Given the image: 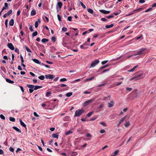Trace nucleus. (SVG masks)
<instances>
[{
    "mask_svg": "<svg viewBox=\"0 0 156 156\" xmlns=\"http://www.w3.org/2000/svg\"><path fill=\"white\" fill-rule=\"evenodd\" d=\"M84 111L83 109H78L76 111L75 113V116H79L84 112Z\"/></svg>",
    "mask_w": 156,
    "mask_h": 156,
    "instance_id": "f257e3e1",
    "label": "nucleus"
},
{
    "mask_svg": "<svg viewBox=\"0 0 156 156\" xmlns=\"http://www.w3.org/2000/svg\"><path fill=\"white\" fill-rule=\"evenodd\" d=\"M145 77L144 76V74L143 73H142L137 76H135L133 78H131L130 79V80H132L135 78H137V79H140L141 78H144Z\"/></svg>",
    "mask_w": 156,
    "mask_h": 156,
    "instance_id": "f03ea898",
    "label": "nucleus"
},
{
    "mask_svg": "<svg viewBox=\"0 0 156 156\" xmlns=\"http://www.w3.org/2000/svg\"><path fill=\"white\" fill-rule=\"evenodd\" d=\"M99 62V61L98 60L96 59L93 61L91 63L89 68L94 67L98 64Z\"/></svg>",
    "mask_w": 156,
    "mask_h": 156,
    "instance_id": "7ed1b4c3",
    "label": "nucleus"
},
{
    "mask_svg": "<svg viewBox=\"0 0 156 156\" xmlns=\"http://www.w3.org/2000/svg\"><path fill=\"white\" fill-rule=\"evenodd\" d=\"M146 50V48H142L140 50L137 52V53L136 54L133 55H142L143 54V51Z\"/></svg>",
    "mask_w": 156,
    "mask_h": 156,
    "instance_id": "20e7f679",
    "label": "nucleus"
},
{
    "mask_svg": "<svg viewBox=\"0 0 156 156\" xmlns=\"http://www.w3.org/2000/svg\"><path fill=\"white\" fill-rule=\"evenodd\" d=\"M94 100L95 99L94 98L91 100L87 101L84 102L83 104V105L84 106H86L91 103L92 102L94 101Z\"/></svg>",
    "mask_w": 156,
    "mask_h": 156,
    "instance_id": "39448f33",
    "label": "nucleus"
},
{
    "mask_svg": "<svg viewBox=\"0 0 156 156\" xmlns=\"http://www.w3.org/2000/svg\"><path fill=\"white\" fill-rule=\"evenodd\" d=\"M114 104V101L113 100L111 101L110 102L108 103V106L109 108H111L113 106Z\"/></svg>",
    "mask_w": 156,
    "mask_h": 156,
    "instance_id": "423d86ee",
    "label": "nucleus"
},
{
    "mask_svg": "<svg viewBox=\"0 0 156 156\" xmlns=\"http://www.w3.org/2000/svg\"><path fill=\"white\" fill-rule=\"evenodd\" d=\"M7 46L8 48L11 50H13L15 49L12 43H8V44Z\"/></svg>",
    "mask_w": 156,
    "mask_h": 156,
    "instance_id": "0eeeda50",
    "label": "nucleus"
},
{
    "mask_svg": "<svg viewBox=\"0 0 156 156\" xmlns=\"http://www.w3.org/2000/svg\"><path fill=\"white\" fill-rule=\"evenodd\" d=\"M12 12V10H10L8 12L6 13L4 15L3 17L4 18L6 17L7 16L11 14Z\"/></svg>",
    "mask_w": 156,
    "mask_h": 156,
    "instance_id": "6e6552de",
    "label": "nucleus"
},
{
    "mask_svg": "<svg viewBox=\"0 0 156 156\" xmlns=\"http://www.w3.org/2000/svg\"><path fill=\"white\" fill-rule=\"evenodd\" d=\"M45 77L47 79H52L54 78L53 76L51 74L45 75Z\"/></svg>",
    "mask_w": 156,
    "mask_h": 156,
    "instance_id": "1a4fd4ad",
    "label": "nucleus"
},
{
    "mask_svg": "<svg viewBox=\"0 0 156 156\" xmlns=\"http://www.w3.org/2000/svg\"><path fill=\"white\" fill-rule=\"evenodd\" d=\"M100 12L105 14H108L110 13V11H106L104 10H100Z\"/></svg>",
    "mask_w": 156,
    "mask_h": 156,
    "instance_id": "9d476101",
    "label": "nucleus"
},
{
    "mask_svg": "<svg viewBox=\"0 0 156 156\" xmlns=\"http://www.w3.org/2000/svg\"><path fill=\"white\" fill-rule=\"evenodd\" d=\"M119 152V151L118 150H116L115 151L114 153H112L111 156H115L117 155Z\"/></svg>",
    "mask_w": 156,
    "mask_h": 156,
    "instance_id": "9b49d317",
    "label": "nucleus"
},
{
    "mask_svg": "<svg viewBox=\"0 0 156 156\" xmlns=\"http://www.w3.org/2000/svg\"><path fill=\"white\" fill-rule=\"evenodd\" d=\"M33 61L35 63L39 64H41V62H39V60L37 59H32Z\"/></svg>",
    "mask_w": 156,
    "mask_h": 156,
    "instance_id": "f8f14e48",
    "label": "nucleus"
},
{
    "mask_svg": "<svg viewBox=\"0 0 156 156\" xmlns=\"http://www.w3.org/2000/svg\"><path fill=\"white\" fill-rule=\"evenodd\" d=\"M126 117L127 116L126 115L122 118L119 121V124H121L122 122H123L126 118Z\"/></svg>",
    "mask_w": 156,
    "mask_h": 156,
    "instance_id": "ddd939ff",
    "label": "nucleus"
},
{
    "mask_svg": "<svg viewBox=\"0 0 156 156\" xmlns=\"http://www.w3.org/2000/svg\"><path fill=\"white\" fill-rule=\"evenodd\" d=\"M20 124L21 125L23 126L26 127V125L25 123L21 120V119L20 120Z\"/></svg>",
    "mask_w": 156,
    "mask_h": 156,
    "instance_id": "4468645a",
    "label": "nucleus"
},
{
    "mask_svg": "<svg viewBox=\"0 0 156 156\" xmlns=\"http://www.w3.org/2000/svg\"><path fill=\"white\" fill-rule=\"evenodd\" d=\"M138 66H134L132 69L128 71L129 72H132L134 71L135 69L138 67Z\"/></svg>",
    "mask_w": 156,
    "mask_h": 156,
    "instance_id": "2eb2a0df",
    "label": "nucleus"
},
{
    "mask_svg": "<svg viewBox=\"0 0 156 156\" xmlns=\"http://www.w3.org/2000/svg\"><path fill=\"white\" fill-rule=\"evenodd\" d=\"M5 80L7 82L9 83H14V82L13 81L10 80L9 79L6 78Z\"/></svg>",
    "mask_w": 156,
    "mask_h": 156,
    "instance_id": "dca6fc26",
    "label": "nucleus"
},
{
    "mask_svg": "<svg viewBox=\"0 0 156 156\" xmlns=\"http://www.w3.org/2000/svg\"><path fill=\"white\" fill-rule=\"evenodd\" d=\"M13 128L14 129L16 130V131H17V132H18L19 133H21V131L19 129H18V128H17L16 127L13 126Z\"/></svg>",
    "mask_w": 156,
    "mask_h": 156,
    "instance_id": "f3484780",
    "label": "nucleus"
},
{
    "mask_svg": "<svg viewBox=\"0 0 156 156\" xmlns=\"http://www.w3.org/2000/svg\"><path fill=\"white\" fill-rule=\"evenodd\" d=\"M14 24V20L12 19L9 22V25L10 26H12Z\"/></svg>",
    "mask_w": 156,
    "mask_h": 156,
    "instance_id": "a211bd4d",
    "label": "nucleus"
},
{
    "mask_svg": "<svg viewBox=\"0 0 156 156\" xmlns=\"http://www.w3.org/2000/svg\"><path fill=\"white\" fill-rule=\"evenodd\" d=\"M36 14V11L35 10H33L31 12V15L32 16L35 15Z\"/></svg>",
    "mask_w": 156,
    "mask_h": 156,
    "instance_id": "6ab92c4d",
    "label": "nucleus"
},
{
    "mask_svg": "<svg viewBox=\"0 0 156 156\" xmlns=\"http://www.w3.org/2000/svg\"><path fill=\"white\" fill-rule=\"evenodd\" d=\"M52 136L53 138L58 139V135L57 134L54 133L52 134Z\"/></svg>",
    "mask_w": 156,
    "mask_h": 156,
    "instance_id": "aec40b11",
    "label": "nucleus"
},
{
    "mask_svg": "<svg viewBox=\"0 0 156 156\" xmlns=\"http://www.w3.org/2000/svg\"><path fill=\"white\" fill-rule=\"evenodd\" d=\"M41 87H42V86H34V90H36L38 89L41 88Z\"/></svg>",
    "mask_w": 156,
    "mask_h": 156,
    "instance_id": "412c9836",
    "label": "nucleus"
},
{
    "mask_svg": "<svg viewBox=\"0 0 156 156\" xmlns=\"http://www.w3.org/2000/svg\"><path fill=\"white\" fill-rule=\"evenodd\" d=\"M73 94V92H69L66 93V96L67 97H69L71 96Z\"/></svg>",
    "mask_w": 156,
    "mask_h": 156,
    "instance_id": "4be33fe9",
    "label": "nucleus"
},
{
    "mask_svg": "<svg viewBox=\"0 0 156 156\" xmlns=\"http://www.w3.org/2000/svg\"><path fill=\"white\" fill-rule=\"evenodd\" d=\"M27 87L30 88V89H33L34 88V86L32 85H27Z\"/></svg>",
    "mask_w": 156,
    "mask_h": 156,
    "instance_id": "5701e85b",
    "label": "nucleus"
},
{
    "mask_svg": "<svg viewBox=\"0 0 156 156\" xmlns=\"http://www.w3.org/2000/svg\"><path fill=\"white\" fill-rule=\"evenodd\" d=\"M114 26L113 24H112L110 25H106L105 27L106 28H110Z\"/></svg>",
    "mask_w": 156,
    "mask_h": 156,
    "instance_id": "b1692460",
    "label": "nucleus"
},
{
    "mask_svg": "<svg viewBox=\"0 0 156 156\" xmlns=\"http://www.w3.org/2000/svg\"><path fill=\"white\" fill-rule=\"evenodd\" d=\"M62 5V3L61 2H59L57 3V5L58 6L60 9Z\"/></svg>",
    "mask_w": 156,
    "mask_h": 156,
    "instance_id": "393cba45",
    "label": "nucleus"
},
{
    "mask_svg": "<svg viewBox=\"0 0 156 156\" xmlns=\"http://www.w3.org/2000/svg\"><path fill=\"white\" fill-rule=\"evenodd\" d=\"M130 122L129 121H128L125 122L124 126L126 127H127L130 125Z\"/></svg>",
    "mask_w": 156,
    "mask_h": 156,
    "instance_id": "a878e982",
    "label": "nucleus"
},
{
    "mask_svg": "<svg viewBox=\"0 0 156 156\" xmlns=\"http://www.w3.org/2000/svg\"><path fill=\"white\" fill-rule=\"evenodd\" d=\"M143 9V8H140L138 9L135 10L133 11V12H135L136 11H137V12H139Z\"/></svg>",
    "mask_w": 156,
    "mask_h": 156,
    "instance_id": "bb28decb",
    "label": "nucleus"
},
{
    "mask_svg": "<svg viewBox=\"0 0 156 156\" xmlns=\"http://www.w3.org/2000/svg\"><path fill=\"white\" fill-rule=\"evenodd\" d=\"M48 41L49 40L48 39L43 38L42 40L41 41L43 43H44L48 42Z\"/></svg>",
    "mask_w": 156,
    "mask_h": 156,
    "instance_id": "cd10ccee",
    "label": "nucleus"
},
{
    "mask_svg": "<svg viewBox=\"0 0 156 156\" xmlns=\"http://www.w3.org/2000/svg\"><path fill=\"white\" fill-rule=\"evenodd\" d=\"M24 47H25L26 49V50L29 52H31V51L30 49H29L28 47H27L26 46L24 45Z\"/></svg>",
    "mask_w": 156,
    "mask_h": 156,
    "instance_id": "c85d7f7f",
    "label": "nucleus"
},
{
    "mask_svg": "<svg viewBox=\"0 0 156 156\" xmlns=\"http://www.w3.org/2000/svg\"><path fill=\"white\" fill-rule=\"evenodd\" d=\"M37 34V31H36L35 32H34L32 34V37H34V36H36Z\"/></svg>",
    "mask_w": 156,
    "mask_h": 156,
    "instance_id": "c756f323",
    "label": "nucleus"
},
{
    "mask_svg": "<svg viewBox=\"0 0 156 156\" xmlns=\"http://www.w3.org/2000/svg\"><path fill=\"white\" fill-rule=\"evenodd\" d=\"M87 11L89 12L91 14H92L94 12L93 10L90 9H88Z\"/></svg>",
    "mask_w": 156,
    "mask_h": 156,
    "instance_id": "7c9ffc66",
    "label": "nucleus"
},
{
    "mask_svg": "<svg viewBox=\"0 0 156 156\" xmlns=\"http://www.w3.org/2000/svg\"><path fill=\"white\" fill-rule=\"evenodd\" d=\"M73 133V132L71 130H69L66 133V135H69L70 134Z\"/></svg>",
    "mask_w": 156,
    "mask_h": 156,
    "instance_id": "2f4dec72",
    "label": "nucleus"
},
{
    "mask_svg": "<svg viewBox=\"0 0 156 156\" xmlns=\"http://www.w3.org/2000/svg\"><path fill=\"white\" fill-rule=\"evenodd\" d=\"M38 78L41 80H43L44 78V76H41L38 77Z\"/></svg>",
    "mask_w": 156,
    "mask_h": 156,
    "instance_id": "473e14b6",
    "label": "nucleus"
},
{
    "mask_svg": "<svg viewBox=\"0 0 156 156\" xmlns=\"http://www.w3.org/2000/svg\"><path fill=\"white\" fill-rule=\"evenodd\" d=\"M66 80H67V79L65 78L61 79L60 80V81L61 82L65 81H66Z\"/></svg>",
    "mask_w": 156,
    "mask_h": 156,
    "instance_id": "72a5a7b5",
    "label": "nucleus"
},
{
    "mask_svg": "<svg viewBox=\"0 0 156 156\" xmlns=\"http://www.w3.org/2000/svg\"><path fill=\"white\" fill-rule=\"evenodd\" d=\"M80 3L81 5V6H82V7L84 9H86V7L85 5L82 3V2H80Z\"/></svg>",
    "mask_w": 156,
    "mask_h": 156,
    "instance_id": "f704fd0d",
    "label": "nucleus"
},
{
    "mask_svg": "<svg viewBox=\"0 0 156 156\" xmlns=\"http://www.w3.org/2000/svg\"><path fill=\"white\" fill-rule=\"evenodd\" d=\"M9 120L12 122H14L15 121V119L13 117H10L9 118Z\"/></svg>",
    "mask_w": 156,
    "mask_h": 156,
    "instance_id": "c9c22d12",
    "label": "nucleus"
},
{
    "mask_svg": "<svg viewBox=\"0 0 156 156\" xmlns=\"http://www.w3.org/2000/svg\"><path fill=\"white\" fill-rule=\"evenodd\" d=\"M114 16L113 15H110L109 16H106V17L108 19H110L111 18H113Z\"/></svg>",
    "mask_w": 156,
    "mask_h": 156,
    "instance_id": "e433bc0d",
    "label": "nucleus"
},
{
    "mask_svg": "<svg viewBox=\"0 0 156 156\" xmlns=\"http://www.w3.org/2000/svg\"><path fill=\"white\" fill-rule=\"evenodd\" d=\"M0 117L1 119H2L3 120H4L5 119V117L4 116V115H3L2 114L0 115Z\"/></svg>",
    "mask_w": 156,
    "mask_h": 156,
    "instance_id": "4c0bfd02",
    "label": "nucleus"
},
{
    "mask_svg": "<svg viewBox=\"0 0 156 156\" xmlns=\"http://www.w3.org/2000/svg\"><path fill=\"white\" fill-rule=\"evenodd\" d=\"M38 22L37 21H36L35 22V27L36 28H37L38 27Z\"/></svg>",
    "mask_w": 156,
    "mask_h": 156,
    "instance_id": "58836bf2",
    "label": "nucleus"
},
{
    "mask_svg": "<svg viewBox=\"0 0 156 156\" xmlns=\"http://www.w3.org/2000/svg\"><path fill=\"white\" fill-rule=\"evenodd\" d=\"M109 66V64H107L106 65H105L104 66H102L101 67V68L102 69H104V68H105L108 67Z\"/></svg>",
    "mask_w": 156,
    "mask_h": 156,
    "instance_id": "ea45409f",
    "label": "nucleus"
},
{
    "mask_svg": "<svg viewBox=\"0 0 156 156\" xmlns=\"http://www.w3.org/2000/svg\"><path fill=\"white\" fill-rule=\"evenodd\" d=\"M152 8H149L145 11V12H147L149 11H151L152 10Z\"/></svg>",
    "mask_w": 156,
    "mask_h": 156,
    "instance_id": "a19ab883",
    "label": "nucleus"
},
{
    "mask_svg": "<svg viewBox=\"0 0 156 156\" xmlns=\"http://www.w3.org/2000/svg\"><path fill=\"white\" fill-rule=\"evenodd\" d=\"M101 20L103 22H106L107 21V20L105 18H103L101 19Z\"/></svg>",
    "mask_w": 156,
    "mask_h": 156,
    "instance_id": "79ce46f5",
    "label": "nucleus"
},
{
    "mask_svg": "<svg viewBox=\"0 0 156 156\" xmlns=\"http://www.w3.org/2000/svg\"><path fill=\"white\" fill-rule=\"evenodd\" d=\"M57 17L58 18V20L59 21H61V19L60 17V16L58 14L57 15Z\"/></svg>",
    "mask_w": 156,
    "mask_h": 156,
    "instance_id": "37998d69",
    "label": "nucleus"
},
{
    "mask_svg": "<svg viewBox=\"0 0 156 156\" xmlns=\"http://www.w3.org/2000/svg\"><path fill=\"white\" fill-rule=\"evenodd\" d=\"M67 28L66 27H63L62 28V31H64V32H66L67 31Z\"/></svg>",
    "mask_w": 156,
    "mask_h": 156,
    "instance_id": "c03bdc74",
    "label": "nucleus"
},
{
    "mask_svg": "<svg viewBox=\"0 0 156 156\" xmlns=\"http://www.w3.org/2000/svg\"><path fill=\"white\" fill-rule=\"evenodd\" d=\"M51 40L54 42H55L56 41V38L55 37H53L51 39Z\"/></svg>",
    "mask_w": 156,
    "mask_h": 156,
    "instance_id": "a18cd8bd",
    "label": "nucleus"
},
{
    "mask_svg": "<svg viewBox=\"0 0 156 156\" xmlns=\"http://www.w3.org/2000/svg\"><path fill=\"white\" fill-rule=\"evenodd\" d=\"M93 112H90L87 115V116H88V117H90L91 116V115H92V114H93Z\"/></svg>",
    "mask_w": 156,
    "mask_h": 156,
    "instance_id": "49530a36",
    "label": "nucleus"
},
{
    "mask_svg": "<svg viewBox=\"0 0 156 156\" xmlns=\"http://www.w3.org/2000/svg\"><path fill=\"white\" fill-rule=\"evenodd\" d=\"M108 62V60H105V61H103L102 62L101 64L102 65H104L105 63H107Z\"/></svg>",
    "mask_w": 156,
    "mask_h": 156,
    "instance_id": "de8ad7c7",
    "label": "nucleus"
},
{
    "mask_svg": "<svg viewBox=\"0 0 156 156\" xmlns=\"http://www.w3.org/2000/svg\"><path fill=\"white\" fill-rule=\"evenodd\" d=\"M68 20L69 21H72V17L71 16H69L68 17Z\"/></svg>",
    "mask_w": 156,
    "mask_h": 156,
    "instance_id": "09e8293b",
    "label": "nucleus"
},
{
    "mask_svg": "<svg viewBox=\"0 0 156 156\" xmlns=\"http://www.w3.org/2000/svg\"><path fill=\"white\" fill-rule=\"evenodd\" d=\"M100 124L101 125H103L104 126H106L105 123V122H100Z\"/></svg>",
    "mask_w": 156,
    "mask_h": 156,
    "instance_id": "8fccbe9b",
    "label": "nucleus"
},
{
    "mask_svg": "<svg viewBox=\"0 0 156 156\" xmlns=\"http://www.w3.org/2000/svg\"><path fill=\"white\" fill-rule=\"evenodd\" d=\"M105 132V129H102L100 130V133H103Z\"/></svg>",
    "mask_w": 156,
    "mask_h": 156,
    "instance_id": "3c124183",
    "label": "nucleus"
},
{
    "mask_svg": "<svg viewBox=\"0 0 156 156\" xmlns=\"http://www.w3.org/2000/svg\"><path fill=\"white\" fill-rule=\"evenodd\" d=\"M34 115L36 116V117H39V115L37 114V113L35 112H34Z\"/></svg>",
    "mask_w": 156,
    "mask_h": 156,
    "instance_id": "603ef678",
    "label": "nucleus"
},
{
    "mask_svg": "<svg viewBox=\"0 0 156 156\" xmlns=\"http://www.w3.org/2000/svg\"><path fill=\"white\" fill-rule=\"evenodd\" d=\"M135 13L134 12H131L130 13L128 14H127L126 15V16H130L131 15H132L133 14H134Z\"/></svg>",
    "mask_w": 156,
    "mask_h": 156,
    "instance_id": "864d4df0",
    "label": "nucleus"
},
{
    "mask_svg": "<svg viewBox=\"0 0 156 156\" xmlns=\"http://www.w3.org/2000/svg\"><path fill=\"white\" fill-rule=\"evenodd\" d=\"M9 150L12 152H13L14 151V148L11 147L9 148Z\"/></svg>",
    "mask_w": 156,
    "mask_h": 156,
    "instance_id": "5fc2aeb1",
    "label": "nucleus"
},
{
    "mask_svg": "<svg viewBox=\"0 0 156 156\" xmlns=\"http://www.w3.org/2000/svg\"><path fill=\"white\" fill-rule=\"evenodd\" d=\"M122 83V82H117V83H116V86H118L120 84H121Z\"/></svg>",
    "mask_w": 156,
    "mask_h": 156,
    "instance_id": "6e6d98bb",
    "label": "nucleus"
},
{
    "mask_svg": "<svg viewBox=\"0 0 156 156\" xmlns=\"http://www.w3.org/2000/svg\"><path fill=\"white\" fill-rule=\"evenodd\" d=\"M126 90L127 91H131L132 90V88L130 87H127L126 88Z\"/></svg>",
    "mask_w": 156,
    "mask_h": 156,
    "instance_id": "4d7b16f0",
    "label": "nucleus"
},
{
    "mask_svg": "<svg viewBox=\"0 0 156 156\" xmlns=\"http://www.w3.org/2000/svg\"><path fill=\"white\" fill-rule=\"evenodd\" d=\"M73 154H74L72 155V156H75L77 154V152H74L72 153Z\"/></svg>",
    "mask_w": 156,
    "mask_h": 156,
    "instance_id": "13d9d810",
    "label": "nucleus"
},
{
    "mask_svg": "<svg viewBox=\"0 0 156 156\" xmlns=\"http://www.w3.org/2000/svg\"><path fill=\"white\" fill-rule=\"evenodd\" d=\"M145 1L144 0H140L139 2L141 3H143L145 2Z\"/></svg>",
    "mask_w": 156,
    "mask_h": 156,
    "instance_id": "bf43d9fd",
    "label": "nucleus"
},
{
    "mask_svg": "<svg viewBox=\"0 0 156 156\" xmlns=\"http://www.w3.org/2000/svg\"><path fill=\"white\" fill-rule=\"evenodd\" d=\"M8 22V20H5V26H6V27H7Z\"/></svg>",
    "mask_w": 156,
    "mask_h": 156,
    "instance_id": "052dcab7",
    "label": "nucleus"
},
{
    "mask_svg": "<svg viewBox=\"0 0 156 156\" xmlns=\"http://www.w3.org/2000/svg\"><path fill=\"white\" fill-rule=\"evenodd\" d=\"M20 58L21 59V62L23 63L24 62L23 59V57H22V56L21 55H20Z\"/></svg>",
    "mask_w": 156,
    "mask_h": 156,
    "instance_id": "680f3d73",
    "label": "nucleus"
},
{
    "mask_svg": "<svg viewBox=\"0 0 156 156\" xmlns=\"http://www.w3.org/2000/svg\"><path fill=\"white\" fill-rule=\"evenodd\" d=\"M51 94V93L50 92H48L46 93V96L47 97H48L49 95Z\"/></svg>",
    "mask_w": 156,
    "mask_h": 156,
    "instance_id": "e2e57ef3",
    "label": "nucleus"
},
{
    "mask_svg": "<svg viewBox=\"0 0 156 156\" xmlns=\"http://www.w3.org/2000/svg\"><path fill=\"white\" fill-rule=\"evenodd\" d=\"M29 30L31 31H33V30L32 28V26H30V27Z\"/></svg>",
    "mask_w": 156,
    "mask_h": 156,
    "instance_id": "0e129e2a",
    "label": "nucleus"
},
{
    "mask_svg": "<svg viewBox=\"0 0 156 156\" xmlns=\"http://www.w3.org/2000/svg\"><path fill=\"white\" fill-rule=\"evenodd\" d=\"M20 88L22 92H24V90L23 87L22 86H20Z\"/></svg>",
    "mask_w": 156,
    "mask_h": 156,
    "instance_id": "69168bd1",
    "label": "nucleus"
},
{
    "mask_svg": "<svg viewBox=\"0 0 156 156\" xmlns=\"http://www.w3.org/2000/svg\"><path fill=\"white\" fill-rule=\"evenodd\" d=\"M80 48L81 49L83 48L84 49H86V48L84 47L83 44L80 45Z\"/></svg>",
    "mask_w": 156,
    "mask_h": 156,
    "instance_id": "338daca9",
    "label": "nucleus"
},
{
    "mask_svg": "<svg viewBox=\"0 0 156 156\" xmlns=\"http://www.w3.org/2000/svg\"><path fill=\"white\" fill-rule=\"evenodd\" d=\"M15 51L16 52H17L18 54L19 53V50L18 49H17V48H16Z\"/></svg>",
    "mask_w": 156,
    "mask_h": 156,
    "instance_id": "774afa93",
    "label": "nucleus"
}]
</instances>
